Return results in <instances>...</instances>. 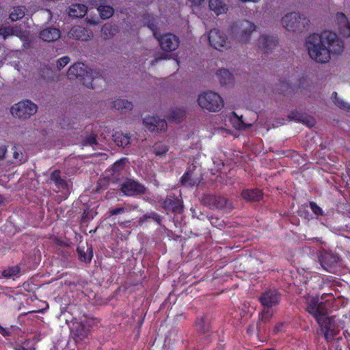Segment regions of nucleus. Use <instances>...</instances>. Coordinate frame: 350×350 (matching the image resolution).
Instances as JSON below:
<instances>
[{
  "label": "nucleus",
  "mask_w": 350,
  "mask_h": 350,
  "mask_svg": "<svg viewBox=\"0 0 350 350\" xmlns=\"http://www.w3.org/2000/svg\"><path fill=\"white\" fill-rule=\"evenodd\" d=\"M39 36L43 41L54 42L60 38V31L57 28L49 27L40 31Z\"/></svg>",
  "instance_id": "nucleus-20"
},
{
  "label": "nucleus",
  "mask_w": 350,
  "mask_h": 350,
  "mask_svg": "<svg viewBox=\"0 0 350 350\" xmlns=\"http://www.w3.org/2000/svg\"><path fill=\"white\" fill-rule=\"evenodd\" d=\"M12 34V29L10 27H3L0 29V35L5 39L7 36Z\"/></svg>",
  "instance_id": "nucleus-48"
},
{
  "label": "nucleus",
  "mask_w": 350,
  "mask_h": 350,
  "mask_svg": "<svg viewBox=\"0 0 350 350\" xmlns=\"http://www.w3.org/2000/svg\"><path fill=\"white\" fill-rule=\"evenodd\" d=\"M162 207L166 211L174 213H180L183 211L181 202L174 195L167 196L162 202Z\"/></svg>",
  "instance_id": "nucleus-18"
},
{
  "label": "nucleus",
  "mask_w": 350,
  "mask_h": 350,
  "mask_svg": "<svg viewBox=\"0 0 350 350\" xmlns=\"http://www.w3.org/2000/svg\"><path fill=\"white\" fill-rule=\"evenodd\" d=\"M147 219H147L146 214H144L143 216H142L139 218L138 224L139 226H142Z\"/></svg>",
  "instance_id": "nucleus-50"
},
{
  "label": "nucleus",
  "mask_w": 350,
  "mask_h": 350,
  "mask_svg": "<svg viewBox=\"0 0 350 350\" xmlns=\"http://www.w3.org/2000/svg\"><path fill=\"white\" fill-rule=\"evenodd\" d=\"M306 45L309 56L315 62L321 64L329 61L331 53L339 55L344 50L343 42L335 32L329 30L309 35L306 40Z\"/></svg>",
  "instance_id": "nucleus-1"
},
{
  "label": "nucleus",
  "mask_w": 350,
  "mask_h": 350,
  "mask_svg": "<svg viewBox=\"0 0 350 350\" xmlns=\"http://www.w3.org/2000/svg\"><path fill=\"white\" fill-rule=\"evenodd\" d=\"M149 27L154 30L152 25H149ZM153 34L158 40L159 45L163 51L170 52L175 51L179 46V38L174 34L171 33H165L163 35L157 36L154 31Z\"/></svg>",
  "instance_id": "nucleus-9"
},
{
  "label": "nucleus",
  "mask_w": 350,
  "mask_h": 350,
  "mask_svg": "<svg viewBox=\"0 0 350 350\" xmlns=\"http://www.w3.org/2000/svg\"><path fill=\"white\" fill-rule=\"evenodd\" d=\"M71 333L75 341H82L88 336L90 329L81 321L75 322L71 327Z\"/></svg>",
  "instance_id": "nucleus-19"
},
{
  "label": "nucleus",
  "mask_w": 350,
  "mask_h": 350,
  "mask_svg": "<svg viewBox=\"0 0 350 350\" xmlns=\"http://www.w3.org/2000/svg\"><path fill=\"white\" fill-rule=\"evenodd\" d=\"M217 75L221 85H230L233 82V76L227 69H220L217 70Z\"/></svg>",
  "instance_id": "nucleus-28"
},
{
  "label": "nucleus",
  "mask_w": 350,
  "mask_h": 350,
  "mask_svg": "<svg viewBox=\"0 0 350 350\" xmlns=\"http://www.w3.org/2000/svg\"><path fill=\"white\" fill-rule=\"evenodd\" d=\"M241 196L248 202H258L262 198L263 193L258 189H245L241 191Z\"/></svg>",
  "instance_id": "nucleus-21"
},
{
  "label": "nucleus",
  "mask_w": 350,
  "mask_h": 350,
  "mask_svg": "<svg viewBox=\"0 0 350 350\" xmlns=\"http://www.w3.org/2000/svg\"><path fill=\"white\" fill-rule=\"evenodd\" d=\"M70 62V57L68 56H64L57 61V68L60 70L64 68Z\"/></svg>",
  "instance_id": "nucleus-45"
},
{
  "label": "nucleus",
  "mask_w": 350,
  "mask_h": 350,
  "mask_svg": "<svg viewBox=\"0 0 350 350\" xmlns=\"http://www.w3.org/2000/svg\"><path fill=\"white\" fill-rule=\"evenodd\" d=\"M334 103L340 109L347 111H350V105L344 100L340 98H336V100H334Z\"/></svg>",
  "instance_id": "nucleus-44"
},
{
  "label": "nucleus",
  "mask_w": 350,
  "mask_h": 350,
  "mask_svg": "<svg viewBox=\"0 0 350 350\" xmlns=\"http://www.w3.org/2000/svg\"><path fill=\"white\" fill-rule=\"evenodd\" d=\"M68 36L69 38L81 41H87L93 36V33L91 30L88 29L83 26L75 25L68 31Z\"/></svg>",
  "instance_id": "nucleus-16"
},
{
  "label": "nucleus",
  "mask_w": 350,
  "mask_h": 350,
  "mask_svg": "<svg viewBox=\"0 0 350 350\" xmlns=\"http://www.w3.org/2000/svg\"><path fill=\"white\" fill-rule=\"evenodd\" d=\"M146 214L147 219H151L154 220L159 226H161L162 219L159 214L154 211L148 212Z\"/></svg>",
  "instance_id": "nucleus-42"
},
{
  "label": "nucleus",
  "mask_w": 350,
  "mask_h": 350,
  "mask_svg": "<svg viewBox=\"0 0 350 350\" xmlns=\"http://www.w3.org/2000/svg\"><path fill=\"white\" fill-rule=\"evenodd\" d=\"M154 154L157 156L164 155L168 150L166 146L157 143L153 146Z\"/></svg>",
  "instance_id": "nucleus-38"
},
{
  "label": "nucleus",
  "mask_w": 350,
  "mask_h": 350,
  "mask_svg": "<svg viewBox=\"0 0 350 350\" xmlns=\"http://www.w3.org/2000/svg\"><path fill=\"white\" fill-rule=\"evenodd\" d=\"M332 98L334 99V101L336 100V98H339L338 97V94L336 92H333L332 94Z\"/></svg>",
  "instance_id": "nucleus-52"
},
{
  "label": "nucleus",
  "mask_w": 350,
  "mask_h": 350,
  "mask_svg": "<svg viewBox=\"0 0 350 350\" xmlns=\"http://www.w3.org/2000/svg\"><path fill=\"white\" fill-rule=\"evenodd\" d=\"M196 5H200L204 0H191Z\"/></svg>",
  "instance_id": "nucleus-53"
},
{
  "label": "nucleus",
  "mask_w": 350,
  "mask_h": 350,
  "mask_svg": "<svg viewBox=\"0 0 350 350\" xmlns=\"http://www.w3.org/2000/svg\"><path fill=\"white\" fill-rule=\"evenodd\" d=\"M137 207H138L137 205L133 206V209L135 210V209L137 208Z\"/></svg>",
  "instance_id": "nucleus-56"
},
{
  "label": "nucleus",
  "mask_w": 350,
  "mask_h": 350,
  "mask_svg": "<svg viewBox=\"0 0 350 350\" xmlns=\"http://www.w3.org/2000/svg\"><path fill=\"white\" fill-rule=\"evenodd\" d=\"M38 107L29 100L18 102L11 108V113L13 116L20 119H27L35 114Z\"/></svg>",
  "instance_id": "nucleus-7"
},
{
  "label": "nucleus",
  "mask_w": 350,
  "mask_h": 350,
  "mask_svg": "<svg viewBox=\"0 0 350 350\" xmlns=\"http://www.w3.org/2000/svg\"><path fill=\"white\" fill-rule=\"evenodd\" d=\"M282 298L281 293L276 288H269L262 292L258 297L262 310L259 313L258 317L263 323L269 322L273 317V308L278 306Z\"/></svg>",
  "instance_id": "nucleus-4"
},
{
  "label": "nucleus",
  "mask_w": 350,
  "mask_h": 350,
  "mask_svg": "<svg viewBox=\"0 0 350 350\" xmlns=\"http://www.w3.org/2000/svg\"><path fill=\"white\" fill-rule=\"evenodd\" d=\"M308 84V79L306 77H302L298 80V84L293 86L288 81L284 80L280 81L277 84V92L279 94L283 96L290 95L293 93H298L301 92Z\"/></svg>",
  "instance_id": "nucleus-8"
},
{
  "label": "nucleus",
  "mask_w": 350,
  "mask_h": 350,
  "mask_svg": "<svg viewBox=\"0 0 350 350\" xmlns=\"http://www.w3.org/2000/svg\"><path fill=\"white\" fill-rule=\"evenodd\" d=\"M113 108L118 111L120 113H126L133 108L131 102L124 99H117L113 101Z\"/></svg>",
  "instance_id": "nucleus-26"
},
{
  "label": "nucleus",
  "mask_w": 350,
  "mask_h": 350,
  "mask_svg": "<svg viewBox=\"0 0 350 350\" xmlns=\"http://www.w3.org/2000/svg\"><path fill=\"white\" fill-rule=\"evenodd\" d=\"M131 223V221L130 220H128V221H126L124 222H122V223H120V225L122 226L123 225L124 226L126 227L128 226Z\"/></svg>",
  "instance_id": "nucleus-54"
},
{
  "label": "nucleus",
  "mask_w": 350,
  "mask_h": 350,
  "mask_svg": "<svg viewBox=\"0 0 350 350\" xmlns=\"http://www.w3.org/2000/svg\"><path fill=\"white\" fill-rule=\"evenodd\" d=\"M102 33L105 36H111L114 35L118 31V27L115 25L105 24L102 27Z\"/></svg>",
  "instance_id": "nucleus-36"
},
{
  "label": "nucleus",
  "mask_w": 350,
  "mask_h": 350,
  "mask_svg": "<svg viewBox=\"0 0 350 350\" xmlns=\"http://www.w3.org/2000/svg\"><path fill=\"white\" fill-rule=\"evenodd\" d=\"M324 299V295H323L321 296V299Z\"/></svg>",
  "instance_id": "nucleus-57"
},
{
  "label": "nucleus",
  "mask_w": 350,
  "mask_h": 350,
  "mask_svg": "<svg viewBox=\"0 0 350 350\" xmlns=\"http://www.w3.org/2000/svg\"><path fill=\"white\" fill-rule=\"evenodd\" d=\"M196 328L198 332L206 334L209 332L211 326L208 320L204 317L198 318L196 322Z\"/></svg>",
  "instance_id": "nucleus-30"
},
{
  "label": "nucleus",
  "mask_w": 350,
  "mask_h": 350,
  "mask_svg": "<svg viewBox=\"0 0 350 350\" xmlns=\"http://www.w3.org/2000/svg\"><path fill=\"white\" fill-rule=\"evenodd\" d=\"M88 12L86 5L81 3H75L69 8L68 14L72 18H82Z\"/></svg>",
  "instance_id": "nucleus-24"
},
{
  "label": "nucleus",
  "mask_w": 350,
  "mask_h": 350,
  "mask_svg": "<svg viewBox=\"0 0 350 350\" xmlns=\"http://www.w3.org/2000/svg\"><path fill=\"white\" fill-rule=\"evenodd\" d=\"M336 19L338 21L340 25H343L346 27L347 30L349 31V36L350 35V26L347 20L346 15L342 12H338L336 14Z\"/></svg>",
  "instance_id": "nucleus-37"
},
{
  "label": "nucleus",
  "mask_w": 350,
  "mask_h": 350,
  "mask_svg": "<svg viewBox=\"0 0 350 350\" xmlns=\"http://www.w3.org/2000/svg\"><path fill=\"white\" fill-rule=\"evenodd\" d=\"M185 116V111L183 109L176 108L170 112L167 118L169 120H172L176 123H179L183 120Z\"/></svg>",
  "instance_id": "nucleus-31"
},
{
  "label": "nucleus",
  "mask_w": 350,
  "mask_h": 350,
  "mask_svg": "<svg viewBox=\"0 0 350 350\" xmlns=\"http://www.w3.org/2000/svg\"><path fill=\"white\" fill-rule=\"evenodd\" d=\"M124 163V159H121L116 161L111 166V170L113 174H118L120 170L123 169Z\"/></svg>",
  "instance_id": "nucleus-39"
},
{
  "label": "nucleus",
  "mask_w": 350,
  "mask_h": 350,
  "mask_svg": "<svg viewBox=\"0 0 350 350\" xmlns=\"http://www.w3.org/2000/svg\"><path fill=\"white\" fill-rule=\"evenodd\" d=\"M258 47L265 53H268L278 44V40L276 36L261 35L258 38Z\"/></svg>",
  "instance_id": "nucleus-17"
},
{
  "label": "nucleus",
  "mask_w": 350,
  "mask_h": 350,
  "mask_svg": "<svg viewBox=\"0 0 350 350\" xmlns=\"http://www.w3.org/2000/svg\"><path fill=\"white\" fill-rule=\"evenodd\" d=\"M0 334L5 338L10 337L11 336V331L9 328L3 327L0 325Z\"/></svg>",
  "instance_id": "nucleus-49"
},
{
  "label": "nucleus",
  "mask_w": 350,
  "mask_h": 350,
  "mask_svg": "<svg viewBox=\"0 0 350 350\" xmlns=\"http://www.w3.org/2000/svg\"><path fill=\"white\" fill-rule=\"evenodd\" d=\"M180 183L183 185H187L193 187L198 185L199 181L191 178V172L190 171H186L180 178Z\"/></svg>",
  "instance_id": "nucleus-32"
},
{
  "label": "nucleus",
  "mask_w": 350,
  "mask_h": 350,
  "mask_svg": "<svg viewBox=\"0 0 350 350\" xmlns=\"http://www.w3.org/2000/svg\"><path fill=\"white\" fill-rule=\"evenodd\" d=\"M97 135L95 134H92L86 137H85L83 140V144L84 146H93L97 144Z\"/></svg>",
  "instance_id": "nucleus-41"
},
{
  "label": "nucleus",
  "mask_w": 350,
  "mask_h": 350,
  "mask_svg": "<svg viewBox=\"0 0 350 350\" xmlns=\"http://www.w3.org/2000/svg\"><path fill=\"white\" fill-rule=\"evenodd\" d=\"M198 103L202 109L210 112L219 111L224 105L220 95L213 91H205L200 94Z\"/></svg>",
  "instance_id": "nucleus-5"
},
{
  "label": "nucleus",
  "mask_w": 350,
  "mask_h": 350,
  "mask_svg": "<svg viewBox=\"0 0 350 350\" xmlns=\"http://www.w3.org/2000/svg\"><path fill=\"white\" fill-rule=\"evenodd\" d=\"M208 40L210 45L218 51L230 47L226 35L218 29L214 28L210 31Z\"/></svg>",
  "instance_id": "nucleus-10"
},
{
  "label": "nucleus",
  "mask_w": 350,
  "mask_h": 350,
  "mask_svg": "<svg viewBox=\"0 0 350 350\" xmlns=\"http://www.w3.org/2000/svg\"><path fill=\"white\" fill-rule=\"evenodd\" d=\"M25 8L24 6L14 7L10 14V18L12 21H16L23 18L25 16Z\"/></svg>",
  "instance_id": "nucleus-33"
},
{
  "label": "nucleus",
  "mask_w": 350,
  "mask_h": 350,
  "mask_svg": "<svg viewBox=\"0 0 350 350\" xmlns=\"http://www.w3.org/2000/svg\"><path fill=\"white\" fill-rule=\"evenodd\" d=\"M319 261L325 271L334 273L337 269L339 258L333 254L325 253L321 256Z\"/></svg>",
  "instance_id": "nucleus-15"
},
{
  "label": "nucleus",
  "mask_w": 350,
  "mask_h": 350,
  "mask_svg": "<svg viewBox=\"0 0 350 350\" xmlns=\"http://www.w3.org/2000/svg\"><path fill=\"white\" fill-rule=\"evenodd\" d=\"M208 7L217 16L225 14L228 10V5L223 0H209Z\"/></svg>",
  "instance_id": "nucleus-22"
},
{
  "label": "nucleus",
  "mask_w": 350,
  "mask_h": 350,
  "mask_svg": "<svg viewBox=\"0 0 350 350\" xmlns=\"http://www.w3.org/2000/svg\"><path fill=\"white\" fill-rule=\"evenodd\" d=\"M50 180L55 184L57 189H66L68 188L67 182L61 176V172L55 170L50 174Z\"/></svg>",
  "instance_id": "nucleus-23"
},
{
  "label": "nucleus",
  "mask_w": 350,
  "mask_h": 350,
  "mask_svg": "<svg viewBox=\"0 0 350 350\" xmlns=\"http://www.w3.org/2000/svg\"><path fill=\"white\" fill-rule=\"evenodd\" d=\"M77 253L78 254L79 260L81 262L90 263L93 257V252L92 246L88 247L87 251H85V247L79 245L77 247Z\"/></svg>",
  "instance_id": "nucleus-25"
},
{
  "label": "nucleus",
  "mask_w": 350,
  "mask_h": 350,
  "mask_svg": "<svg viewBox=\"0 0 350 350\" xmlns=\"http://www.w3.org/2000/svg\"><path fill=\"white\" fill-rule=\"evenodd\" d=\"M121 191L127 196L144 194L146 188L144 185L131 179H127L121 184Z\"/></svg>",
  "instance_id": "nucleus-11"
},
{
  "label": "nucleus",
  "mask_w": 350,
  "mask_h": 350,
  "mask_svg": "<svg viewBox=\"0 0 350 350\" xmlns=\"http://www.w3.org/2000/svg\"><path fill=\"white\" fill-rule=\"evenodd\" d=\"M282 23L288 31L301 32L308 28L310 20L298 12H290L282 18Z\"/></svg>",
  "instance_id": "nucleus-6"
},
{
  "label": "nucleus",
  "mask_w": 350,
  "mask_h": 350,
  "mask_svg": "<svg viewBox=\"0 0 350 350\" xmlns=\"http://www.w3.org/2000/svg\"><path fill=\"white\" fill-rule=\"evenodd\" d=\"M230 119L233 126L239 130H244L252 126L251 124L245 123L243 116H239L235 112L231 113Z\"/></svg>",
  "instance_id": "nucleus-27"
},
{
  "label": "nucleus",
  "mask_w": 350,
  "mask_h": 350,
  "mask_svg": "<svg viewBox=\"0 0 350 350\" xmlns=\"http://www.w3.org/2000/svg\"><path fill=\"white\" fill-rule=\"evenodd\" d=\"M17 350H27V349H25V347H20L18 349H17Z\"/></svg>",
  "instance_id": "nucleus-55"
},
{
  "label": "nucleus",
  "mask_w": 350,
  "mask_h": 350,
  "mask_svg": "<svg viewBox=\"0 0 350 350\" xmlns=\"http://www.w3.org/2000/svg\"><path fill=\"white\" fill-rule=\"evenodd\" d=\"M126 211V208L124 207H118L110 209L109 213L110 216L116 215L121 213H124Z\"/></svg>",
  "instance_id": "nucleus-47"
},
{
  "label": "nucleus",
  "mask_w": 350,
  "mask_h": 350,
  "mask_svg": "<svg viewBox=\"0 0 350 350\" xmlns=\"http://www.w3.org/2000/svg\"><path fill=\"white\" fill-rule=\"evenodd\" d=\"M5 150L4 147L0 148V159H3Z\"/></svg>",
  "instance_id": "nucleus-51"
},
{
  "label": "nucleus",
  "mask_w": 350,
  "mask_h": 350,
  "mask_svg": "<svg viewBox=\"0 0 350 350\" xmlns=\"http://www.w3.org/2000/svg\"><path fill=\"white\" fill-rule=\"evenodd\" d=\"M20 273V268L18 266L10 267L2 271V276L10 278L17 275Z\"/></svg>",
  "instance_id": "nucleus-35"
},
{
  "label": "nucleus",
  "mask_w": 350,
  "mask_h": 350,
  "mask_svg": "<svg viewBox=\"0 0 350 350\" xmlns=\"http://www.w3.org/2000/svg\"><path fill=\"white\" fill-rule=\"evenodd\" d=\"M100 18L107 19L110 18L113 14V8L110 5H100L98 8Z\"/></svg>",
  "instance_id": "nucleus-34"
},
{
  "label": "nucleus",
  "mask_w": 350,
  "mask_h": 350,
  "mask_svg": "<svg viewBox=\"0 0 350 350\" xmlns=\"http://www.w3.org/2000/svg\"><path fill=\"white\" fill-rule=\"evenodd\" d=\"M202 203L211 209H224L227 204L226 199L215 194H204L201 199Z\"/></svg>",
  "instance_id": "nucleus-12"
},
{
  "label": "nucleus",
  "mask_w": 350,
  "mask_h": 350,
  "mask_svg": "<svg viewBox=\"0 0 350 350\" xmlns=\"http://www.w3.org/2000/svg\"><path fill=\"white\" fill-rule=\"evenodd\" d=\"M69 79L80 78L88 88L96 89L105 83V78L100 71L89 69L83 63L78 62L72 65L68 72Z\"/></svg>",
  "instance_id": "nucleus-3"
},
{
  "label": "nucleus",
  "mask_w": 350,
  "mask_h": 350,
  "mask_svg": "<svg viewBox=\"0 0 350 350\" xmlns=\"http://www.w3.org/2000/svg\"><path fill=\"white\" fill-rule=\"evenodd\" d=\"M288 118L290 120H295L298 122H304L303 115L299 113L297 111H292L288 115Z\"/></svg>",
  "instance_id": "nucleus-43"
},
{
  "label": "nucleus",
  "mask_w": 350,
  "mask_h": 350,
  "mask_svg": "<svg viewBox=\"0 0 350 350\" xmlns=\"http://www.w3.org/2000/svg\"><path fill=\"white\" fill-rule=\"evenodd\" d=\"M145 127L150 131H165L167 122L165 119H161L157 116H148L143 119Z\"/></svg>",
  "instance_id": "nucleus-13"
},
{
  "label": "nucleus",
  "mask_w": 350,
  "mask_h": 350,
  "mask_svg": "<svg viewBox=\"0 0 350 350\" xmlns=\"http://www.w3.org/2000/svg\"><path fill=\"white\" fill-rule=\"evenodd\" d=\"M306 311L317 321L327 342L333 340L340 333L335 316H329L326 303L319 301L318 297H308L306 301Z\"/></svg>",
  "instance_id": "nucleus-2"
},
{
  "label": "nucleus",
  "mask_w": 350,
  "mask_h": 350,
  "mask_svg": "<svg viewBox=\"0 0 350 350\" xmlns=\"http://www.w3.org/2000/svg\"><path fill=\"white\" fill-rule=\"evenodd\" d=\"M13 157L16 159H18L19 161H22L23 159V153L21 152V150L18 147H17L16 146H14L13 147Z\"/></svg>",
  "instance_id": "nucleus-46"
},
{
  "label": "nucleus",
  "mask_w": 350,
  "mask_h": 350,
  "mask_svg": "<svg viewBox=\"0 0 350 350\" xmlns=\"http://www.w3.org/2000/svg\"><path fill=\"white\" fill-rule=\"evenodd\" d=\"M236 27H238L240 30L237 33H239L241 40L244 43L249 42L251 33L256 29L254 23L247 20H243L238 22L234 28Z\"/></svg>",
  "instance_id": "nucleus-14"
},
{
  "label": "nucleus",
  "mask_w": 350,
  "mask_h": 350,
  "mask_svg": "<svg viewBox=\"0 0 350 350\" xmlns=\"http://www.w3.org/2000/svg\"><path fill=\"white\" fill-rule=\"evenodd\" d=\"M112 137L114 142L118 146L125 147L130 143V137L122 132H115Z\"/></svg>",
  "instance_id": "nucleus-29"
},
{
  "label": "nucleus",
  "mask_w": 350,
  "mask_h": 350,
  "mask_svg": "<svg viewBox=\"0 0 350 350\" xmlns=\"http://www.w3.org/2000/svg\"><path fill=\"white\" fill-rule=\"evenodd\" d=\"M309 206L314 215L317 216L323 215L324 213L323 209L319 205H317L316 202L311 201L309 203Z\"/></svg>",
  "instance_id": "nucleus-40"
}]
</instances>
